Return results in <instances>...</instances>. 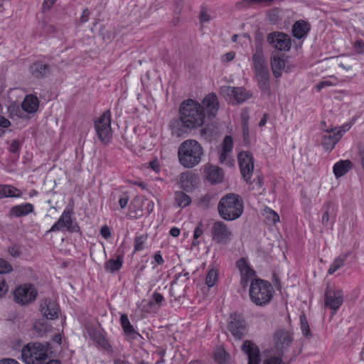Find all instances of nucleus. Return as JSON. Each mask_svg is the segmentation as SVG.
<instances>
[{
  "label": "nucleus",
  "mask_w": 364,
  "mask_h": 364,
  "mask_svg": "<svg viewBox=\"0 0 364 364\" xmlns=\"http://www.w3.org/2000/svg\"><path fill=\"white\" fill-rule=\"evenodd\" d=\"M228 354L223 348H218L214 352V359L219 364H225Z\"/></svg>",
  "instance_id": "37998d69"
},
{
  "label": "nucleus",
  "mask_w": 364,
  "mask_h": 364,
  "mask_svg": "<svg viewBox=\"0 0 364 364\" xmlns=\"http://www.w3.org/2000/svg\"><path fill=\"white\" fill-rule=\"evenodd\" d=\"M204 151L201 144L194 139L183 141L178 149V158L180 164L186 168L198 166L202 161Z\"/></svg>",
  "instance_id": "f257e3e1"
},
{
  "label": "nucleus",
  "mask_w": 364,
  "mask_h": 364,
  "mask_svg": "<svg viewBox=\"0 0 364 364\" xmlns=\"http://www.w3.org/2000/svg\"><path fill=\"white\" fill-rule=\"evenodd\" d=\"M19 148H20L19 141L18 140H13L11 141L9 150L12 153H16L18 151Z\"/></svg>",
  "instance_id": "052dcab7"
},
{
  "label": "nucleus",
  "mask_w": 364,
  "mask_h": 364,
  "mask_svg": "<svg viewBox=\"0 0 364 364\" xmlns=\"http://www.w3.org/2000/svg\"><path fill=\"white\" fill-rule=\"evenodd\" d=\"M329 213H328V210H326L323 216H322V218H321V223L323 225H328V222H329Z\"/></svg>",
  "instance_id": "774afa93"
},
{
  "label": "nucleus",
  "mask_w": 364,
  "mask_h": 364,
  "mask_svg": "<svg viewBox=\"0 0 364 364\" xmlns=\"http://www.w3.org/2000/svg\"><path fill=\"white\" fill-rule=\"evenodd\" d=\"M206 173L207 180L211 183H219L223 180V171L218 166H209L206 168Z\"/></svg>",
  "instance_id": "c85d7f7f"
},
{
  "label": "nucleus",
  "mask_w": 364,
  "mask_h": 364,
  "mask_svg": "<svg viewBox=\"0 0 364 364\" xmlns=\"http://www.w3.org/2000/svg\"><path fill=\"white\" fill-rule=\"evenodd\" d=\"M95 129L100 141L108 143L112 138L111 112L107 110L95 121Z\"/></svg>",
  "instance_id": "6e6552de"
},
{
  "label": "nucleus",
  "mask_w": 364,
  "mask_h": 364,
  "mask_svg": "<svg viewBox=\"0 0 364 364\" xmlns=\"http://www.w3.org/2000/svg\"><path fill=\"white\" fill-rule=\"evenodd\" d=\"M9 253L13 257H18L21 255V250L20 247L17 245H13L10 247H9Z\"/></svg>",
  "instance_id": "4d7b16f0"
},
{
  "label": "nucleus",
  "mask_w": 364,
  "mask_h": 364,
  "mask_svg": "<svg viewBox=\"0 0 364 364\" xmlns=\"http://www.w3.org/2000/svg\"><path fill=\"white\" fill-rule=\"evenodd\" d=\"M235 55L234 51H230L221 56V60L223 63H229L235 58Z\"/></svg>",
  "instance_id": "6e6d98bb"
},
{
  "label": "nucleus",
  "mask_w": 364,
  "mask_h": 364,
  "mask_svg": "<svg viewBox=\"0 0 364 364\" xmlns=\"http://www.w3.org/2000/svg\"><path fill=\"white\" fill-rule=\"evenodd\" d=\"M120 324L124 335L131 340H136L138 337H140V334L137 332L134 326L129 321L128 316L126 314H122L120 316Z\"/></svg>",
  "instance_id": "4be33fe9"
},
{
  "label": "nucleus",
  "mask_w": 364,
  "mask_h": 364,
  "mask_svg": "<svg viewBox=\"0 0 364 364\" xmlns=\"http://www.w3.org/2000/svg\"><path fill=\"white\" fill-rule=\"evenodd\" d=\"M264 215H265L267 220L271 221L274 224L279 221V216L277 213L269 207H265L264 208Z\"/></svg>",
  "instance_id": "79ce46f5"
},
{
  "label": "nucleus",
  "mask_w": 364,
  "mask_h": 364,
  "mask_svg": "<svg viewBox=\"0 0 364 364\" xmlns=\"http://www.w3.org/2000/svg\"><path fill=\"white\" fill-rule=\"evenodd\" d=\"M8 291V285L4 277L0 276V297H2Z\"/></svg>",
  "instance_id": "5fc2aeb1"
},
{
  "label": "nucleus",
  "mask_w": 364,
  "mask_h": 364,
  "mask_svg": "<svg viewBox=\"0 0 364 364\" xmlns=\"http://www.w3.org/2000/svg\"><path fill=\"white\" fill-rule=\"evenodd\" d=\"M205 113L202 105L196 100L184 101L180 107V119L182 124L188 129L201 127L205 121Z\"/></svg>",
  "instance_id": "f03ea898"
},
{
  "label": "nucleus",
  "mask_w": 364,
  "mask_h": 364,
  "mask_svg": "<svg viewBox=\"0 0 364 364\" xmlns=\"http://www.w3.org/2000/svg\"><path fill=\"white\" fill-rule=\"evenodd\" d=\"M149 167L156 173L159 172L160 166L157 160H153L149 162Z\"/></svg>",
  "instance_id": "680f3d73"
},
{
  "label": "nucleus",
  "mask_w": 364,
  "mask_h": 364,
  "mask_svg": "<svg viewBox=\"0 0 364 364\" xmlns=\"http://www.w3.org/2000/svg\"><path fill=\"white\" fill-rule=\"evenodd\" d=\"M39 101L33 95H28L21 103V107L27 113L33 114L38 109Z\"/></svg>",
  "instance_id": "393cba45"
},
{
  "label": "nucleus",
  "mask_w": 364,
  "mask_h": 364,
  "mask_svg": "<svg viewBox=\"0 0 364 364\" xmlns=\"http://www.w3.org/2000/svg\"><path fill=\"white\" fill-rule=\"evenodd\" d=\"M129 200V196L127 193H123L119 196V205L122 209H124L127 205Z\"/></svg>",
  "instance_id": "3c124183"
},
{
  "label": "nucleus",
  "mask_w": 364,
  "mask_h": 364,
  "mask_svg": "<svg viewBox=\"0 0 364 364\" xmlns=\"http://www.w3.org/2000/svg\"><path fill=\"white\" fill-rule=\"evenodd\" d=\"M252 60L255 71L264 68H267V64L264 58L263 51L261 48L256 49L252 55Z\"/></svg>",
  "instance_id": "473e14b6"
},
{
  "label": "nucleus",
  "mask_w": 364,
  "mask_h": 364,
  "mask_svg": "<svg viewBox=\"0 0 364 364\" xmlns=\"http://www.w3.org/2000/svg\"><path fill=\"white\" fill-rule=\"evenodd\" d=\"M212 239L219 245H228L233 239L232 230L223 221L215 222L211 228Z\"/></svg>",
  "instance_id": "9b49d317"
},
{
  "label": "nucleus",
  "mask_w": 364,
  "mask_h": 364,
  "mask_svg": "<svg viewBox=\"0 0 364 364\" xmlns=\"http://www.w3.org/2000/svg\"><path fill=\"white\" fill-rule=\"evenodd\" d=\"M11 125V122L9 119L3 116H0V127L3 128H8Z\"/></svg>",
  "instance_id": "338daca9"
},
{
  "label": "nucleus",
  "mask_w": 364,
  "mask_h": 364,
  "mask_svg": "<svg viewBox=\"0 0 364 364\" xmlns=\"http://www.w3.org/2000/svg\"><path fill=\"white\" fill-rule=\"evenodd\" d=\"M274 293L272 285L267 281L258 279L250 284V298L257 306H265L271 301Z\"/></svg>",
  "instance_id": "20e7f679"
},
{
  "label": "nucleus",
  "mask_w": 364,
  "mask_h": 364,
  "mask_svg": "<svg viewBox=\"0 0 364 364\" xmlns=\"http://www.w3.org/2000/svg\"><path fill=\"white\" fill-rule=\"evenodd\" d=\"M175 203L178 207L186 208L191 203V198L186 193L181 191H176L174 195Z\"/></svg>",
  "instance_id": "72a5a7b5"
},
{
  "label": "nucleus",
  "mask_w": 364,
  "mask_h": 364,
  "mask_svg": "<svg viewBox=\"0 0 364 364\" xmlns=\"http://www.w3.org/2000/svg\"><path fill=\"white\" fill-rule=\"evenodd\" d=\"M203 232V225L200 223L194 230L193 245H196L199 243L198 239L202 235Z\"/></svg>",
  "instance_id": "09e8293b"
},
{
  "label": "nucleus",
  "mask_w": 364,
  "mask_h": 364,
  "mask_svg": "<svg viewBox=\"0 0 364 364\" xmlns=\"http://www.w3.org/2000/svg\"><path fill=\"white\" fill-rule=\"evenodd\" d=\"M220 95L232 105H240L252 97V93L242 87L224 85L220 88Z\"/></svg>",
  "instance_id": "423d86ee"
},
{
  "label": "nucleus",
  "mask_w": 364,
  "mask_h": 364,
  "mask_svg": "<svg viewBox=\"0 0 364 364\" xmlns=\"http://www.w3.org/2000/svg\"><path fill=\"white\" fill-rule=\"evenodd\" d=\"M353 49L358 54H364V41L360 39L356 40L353 44Z\"/></svg>",
  "instance_id": "8fccbe9b"
},
{
  "label": "nucleus",
  "mask_w": 364,
  "mask_h": 364,
  "mask_svg": "<svg viewBox=\"0 0 364 364\" xmlns=\"http://www.w3.org/2000/svg\"><path fill=\"white\" fill-rule=\"evenodd\" d=\"M220 217L225 220L237 219L243 213L244 206L242 198L235 193H229L223 196L218 206Z\"/></svg>",
  "instance_id": "7ed1b4c3"
},
{
  "label": "nucleus",
  "mask_w": 364,
  "mask_h": 364,
  "mask_svg": "<svg viewBox=\"0 0 364 364\" xmlns=\"http://www.w3.org/2000/svg\"><path fill=\"white\" fill-rule=\"evenodd\" d=\"M200 19L202 23H206L210 21V17L205 11H202L200 16Z\"/></svg>",
  "instance_id": "69168bd1"
},
{
  "label": "nucleus",
  "mask_w": 364,
  "mask_h": 364,
  "mask_svg": "<svg viewBox=\"0 0 364 364\" xmlns=\"http://www.w3.org/2000/svg\"><path fill=\"white\" fill-rule=\"evenodd\" d=\"M311 29L310 24L304 20L296 21L292 26L291 32L297 39L306 37Z\"/></svg>",
  "instance_id": "5701e85b"
},
{
  "label": "nucleus",
  "mask_w": 364,
  "mask_h": 364,
  "mask_svg": "<svg viewBox=\"0 0 364 364\" xmlns=\"http://www.w3.org/2000/svg\"><path fill=\"white\" fill-rule=\"evenodd\" d=\"M283 355L282 354H272L269 353L266 355L264 359L263 360L262 364H287L284 360H283Z\"/></svg>",
  "instance_id": "c9c22d12"
},
{
  "label": "nucleus",
  "mask_w": 364,
  "mask_h": 364,
  "mask_svg": "<svg viewBox=\"0 0 364 364\" xmlns=\"http://www.w3.org/2000/svg\"><path fill=\"white\" fill-rule=\"evenodd\" d=\"M146 235H137L134 238V252L141 251L144 249V244L147 240Z\"/></svg>",
  "instance_id": "a19ab883"
},
{
  "label": "nucleus",
  "mask_w": 364,
  "mask_h": 364,
  "mask_svg": "<svg viewBox=\"0 0 364 364\" xmlns=\"http://www.w3.org/2000/svg\"><path fill=\"white\" fill-rule=\"evenodd\" d=\"M37 294V289L30 283L18 286L14 291L15 301L21 305H27L33 302Z\"/></svg>",
  "instance_id": "1a4fd4ad"
},
{
  "label": "nucleus",
  "mask_w": 364,
  "mask_h": 364,
  "mask_svg": "<svg viewBox=\"0 0 364 364\" xmlns=\"http://www.w3.org/2000/svg\"><path fill=\"white\" fill-rule=\"evenodd\" d=\"M67 230L69 232H77L79 226L77 225L74 217V212L70 208H65L58 221L54 223L48 232Z\"/></svg>",
  "instance_id": "0eeeda50"
},
{
  "label": "nucleus",
  "mask_w": 364,
  "mask_h": 364,
  "mask_svg": "<svg viewBox=\"0 0 364 364\" xmlns=\"http://www.w3.org/2000/svg\"><path fill=\"white\" fill-rule=\"evenodd\" d=\"M232 153L220 150L219 152V161L220 164L231 166L234 164V160L232 158Z\"/></svg>",
  "instance_id": "ea45409f"
},
{
  "label": "nucleus",
  "mask_w": 364,
  "mask_h": 364,
  "mask_svg": "<svg viewBox=\"0 0 364 364\" xmlns=\"http://www.w3.org/2000/svg\"><path fill=\"white\" fill-rule=\"evenodd\" d=\"M236 267L240 274V284L242 287H247L252 280L257 279L255 271L247 259L242 257L238 259L236 262Z\"/></svg>",
  "instance_id": "f8f14e48"
},
{
  "label": "nucleus",
  "mask_w": 364,
  "mask_h": 364,
  "mask_svg": "<svg viewBox=\"0 0 364 364\" xmlns=\"http://www.w3.org/2000/svg\"><path fill=\"white\" fill-rule=\"evenodd\" d=\"M41 311L48 319H55L58 317L59 306L55 301L46 299L41 305Z\"/></svg>",
  "instance_id": "6ab92c4d"
},
{
  "label": "nucleus",
  "mask_w": 364,
  "mask_h": 364,
  "mask_svg": "<svg viewBox=\"0 0 364 364\" xmlns=\"http://www.w3.org/2000/svg\"><path fill=\"white\" fill-rule=\"evenodd\" d=\"M343 302V293L340 289L328 287L325 293V305L333 311V314Z\"/></svg>",
  "instance_id": "2eb2a0df"
},
{
  "label": "nucleus",
  "mask_w": 364,
  "mask_h": 364,
  "mask_svg": "<svg viewBox=\"0 0 364 364\" xmlns=\"http://www.w3.org/2000/svg\"><path fill=\"white\" fill-rule=\"evenodd\" d=\"M300 321H301V329L303 335L305 336L306 337L311 336V330H310L309 323L306 321V316H301L300 317Z\"/></svg>",
  "instance_id": "a18cd8bd"
},
{
  "label": "nucleus",
  "mask_w": 364,
  "mask_h": 364,
  "mask_svg": "<svg viewBox=\"0 0 364 364\" xmlns=\"http://www.w3.org/2000/svg\"><path fill=\"white\" fill-rule=\"evenodd\" d=\"M21 357L26 364H41L48 357V349L40 343H28L22 349Z\"/></svg>",
  "instance_id": "39448f33"
},
{
  "label": "nucleus",
  "mask_w": 364,
  "mask_h": 364,
  "mask_svg": "<svg viewBox=\"0 0 364 364\" xmlns=\"http://www.w3.org/2000/svg\"><path fill=\"white\" fill-rule=\"evenodd\" d=\"M228 328L234 338L237 340L242 339L247 332L244 320L232 319L229 323Z\"/></svg>",
  "instance_id": "aec40b11"
},
{
  "label": "nucleus",
  "mask_w": 364,
  "mask_h": 364,
  "mask_svg": "<svg viewBox=\"0 0 364 364\" xmlns=\"http://www.w3.org/2000/svg\"><path fill=\"white\" fill-rule=\"evenodd\" d=\"M241 349L247 357V364L261 363L260 350L252 341H245L242 345Z\"/></svg>",
  "instance_id": "dca6fc26"
},
{
  "label": "nucleus",
  "mask_w": 364,
  "mask_h": 364,
  "mask_svg": "<svg viewBox=\"0 0 364 364\" xmlns=\"http://www.w3.org/2000/svg\"><path fill=\"white\" fill-rule=\"evenodd\" d=\"M339 82L340 81L336 77L330 76L329 77L319 82L316 85V88L318 91H320L325 87L337 86L338 85Z\"/></svg>",
  "instance_id": "e433bc0d"
},
{
  "label": "nucleus",
  "mask_w": 364,
  "mask_h": 364,
  "mask_svg": "<svg viewBox=\"0 0 364 364\" xmlns=\"http://www.w3.org/2000/svg\"><path fill=\"white\" fill-rule=\"evenodd\" d=\"M353 167L350 160H341L333 165V171L335 176L338 178L347 173Z\"/></svg>",
  "instance_id": "c756f323"
},
{
  "label": "nucleus",
  "mask_w": 364,
  "mask_h": 364,
  "mask_svg": "<svg viewBox=\"0 0 364 364\" xmlns=\"http://www.w3.org/2000/svg\"><path fill=\"white\" fill-rule=\"evenodd\" d=\"M57 0H44L43 3V9L49 10Z\"/></svg>",
  "instance_id": "0e129e2a"
},
{
  "label": "nucleus",
  "mask_w": 364,
  "mask_h": 364,
  "mask_svg": "<svg viewBox=\"0 0 364 364\" xmlns=\"http://www.w3.org/2000/svg\"><path fill=\"white\" fill-rule=\"evenodd\" d=\"M194 179H195V177L192 174H190V173L182 174L180 178L181 187L186 191H188L193 186L192 183L193 182Z\"/></svg>",
  "instance_id": "4c0bfd02"
},
{
  "label": "nucleus",
  "mask_w": 364,
  "mask_h": 364,
  "mask_svg": "<svg viewBox=\"0 0 364 364\" xmlns=\"http://www.w3.org/2000/svg\"><path fill=\"white\" fill-rule=\"evenodd\" d=\"M256 77L259 84V88L265 92H269V73L268 68L258 70L255 71Z\"/></svg>",
  "instance_id": "b1692460"
},
{
  "label": "nucleus",
  "mask_w": 364,
  "mask_h": 364,
  "mask_svg": "<svg viewBox=\"0 0 364 364\" xmlns=\"http://www.w3.org/2000/svg\"><path fill=\"white\" fill-rule=\"evenodd\" d=\"M218 279V272L215 269H211L208 271L205 277V284L208 287H213Z\"/></svg>",
  "instance_id": "58836bf2"
},
{
  "label": "nucleus",
  "mask_w": 364,
  "mask_h": 364,
  "mask_svg": "<svg viewBox=\"0 0 364 364\" xmlns=\"http://www.w3.org/2000/svg\"><path fill=\"white\" fill-rule=\"evenodd\" d=\"M274 0H244L243 4H256L263 6H269L273 2Z\"/></svg>",
  "instance_id": "603ef678"
},
{
  "label": "nucleus",
  "mask_w": 364,
  "mask_h": 364,
  "mask_svg": "<svg viewBox=\"0 0 364 364\" xmlns=\"http://www.w3.org/2000/svg\"><path fill=\"white\" fill-rule=\"evenodd\" d=\"M348 255V254H342L338 256L331 264L328 270V274H334L338 269H339L341 267L343 266L345 261L346 260Z\"/></svg>",
  "instance_id": "f704fd0d"
},
{
  "label": "nucleus",
  "mask_w": 364,
  "mask_h": 364,
  "mask_svg": "<svg viewBox=\"0 0 364 364\" xmlns=\"http://www.w3.org/2000/svg\"><path fill=\"white\" fill-rule=\"evenodd\" d=\"M233 149V140L230 136H226L223 142L222 148L220 150L232 153Z\"/></svg>",
  "instance_id": "49530a36"
},
{
  "label": "nucleus",
  "mask_w": 364,
  "mask_h": 364,
  "mask_svg": "<svg viewBox=\"0 0 364 364\" xmlns=\"http://www.w3.org/2000/svg\"><path fill=\"white\" fill-rule=\"evenodd\" d=\"M100 235L105 239H108L111 236V231L107 225H105L100 229Z\"/></svg>",
  "instance_id": "bf43d9fd"
},
{
  "label": "nucleus",
  "mask_w": 364,
  "mask_h": 364,
  "mask_svg": "<svg viewBox=\"0 0 364 364\" xmlns=\"http://www.w3.org/2000/svg\"><path fill=\"white\" fill-rule=\"evenodd\" d=\"M124 263V257L119 255L116 259H110L105 263V269L110 273H115L122 268Z\"/></svg>",
  "instance_id": "7c9ffc66"
},
{
  "label": "nucleus",
  "mask_w": 364,
  "mask_h": 364,
  "mask_svg": "<svg viewBox=\"0 0 364 364\" xmlns=\"http://www.w3.org/2000/svg\"><path fill=\"white\" fill-rule=\"evenodd\" d=\"M22 196V192L16 187L9 185H0V199L6 198H19Z\"/></svg>",
  "instance_id": "bb28decb"
},
{
  "label": "nucleus",
  "mask_w": 364,
  "mask_h": 364,
  "mask_svg": "<svg viewBox=\"0 0 364 364\" xmlns=\"http://www.w3.org/2000/svg\"><path fill=\"white\" fill-rule=\"evenodd\" d=\"M153 299L156 304H161L164 301L163 295L159 292H154L152 294Z\"/></svg>",
  "instance_id": "13d9d810"
},
{
  "label": "nucleus",
  "mask_w": 364,
  "mask_h": 364,
  "mask_svg": "<svg viewBox=\"0 0 364 364\" xmlns=\"http://www.w3.org/2000/svg\"><path fill=\"white\" fill-rule=\"evenodd\" d=\"M31 73L35 77L40 78L47 75L50 71L48 65L41 62L34 63L31 66Z\"/></svg>",
  "instance_id": "2f4dec72"
},
{
  "label": "nucleus",
  "mask_w": 364,
  "mask_h": 364,
  "mask_svg": "<svg viewBox=\"0 0 364 364\" xmlns=\"http://www.w3.org/2000/svg\"><path fill=\"white\" fill-rule=\"evenodd\" d=\"M34 212V205L30 203L16 205L11 208L9 215L11 217H25Z\"/></svg>",
  "instance_id": "412c9836"
},
{
  "label": "nucleus",
  "mask_w": 364,
  "mask_h": 364,
  "mask_svg": "<svg viewBox=\"0 0 364 364\" xmlns=\"http://www.w3.org/2000/svg\"><path fill=\"white\" fill-rule=\"evenodd\" d=\"M293 342V336L290 332L284 329L276 331L272 336V349L277 353L284 355Z\"/></svg>",
  "instance_id": "9d476101"
},
{
  "label": "nucleus",
  "mask_w": 364,
  "mask_h": 364,
  "mask_svg": "<svg viewBox=\"0 0 364 364\" xmlns=\"http://www.w3.org/2000/svg\"><path fill=\"white\" fill-rule=\"evenodd\" d=\"M353 124H354V122L352 121L350 122L345 123L340 127H332V128L333 129V130H335L336 132V133L338 135H340V138L341 139L342 136H343V134L346 132H347L352 127Z\"/></svg>",
  "instance_id": "c03bdc74"
},
{
  "label": "nucleus",
  "mask_w": 364,
  "mask_h": 364,
  "mask_svg": "<svg viewBox=\"0 0 364 364\" xmlns=\"http://www.w3.org/2000/svg\"><path fill=\"white\" fill-rule=\"evenodd\" d=\"M154 261L151 262L153 267H156V264L161 265L164 264V260L160 252H156L154 257Z\"/></svg>",
  "instance_id": "864d4df0"
},
{
  "label": "nucleus",
  "mask_w": 364,
  "mask_h": 364,
  "mask_svg": "<svg viewBox=\"0 0 364 364\" xmlns=\"http://www.w3.org/2000/svg\"><path fill=\"white\" fill-rule=\"evenodd\" d=\"M11 264L4 259L0 258V274H7L12 272Z\"/></svg>",
  "instance_id": "de8ad7c7"
},
{
  "label": "nucleus",
  "mask_w": 364,
  "mask_h": 364,
  "mask_svg": "<svg viewBox=\"0 0 364 364\" xmlns=\"http://www.w3.org/2000/svg\"><path fill=\"white\" fill-rule=\"evenodd\" d=\"M267 41L272 48L280 51H289L291 47L290 37L282 32H272L268 34Z\"/></svg>",
  "instance_id": "4468645a"
},
{
  "label": "nucleus",
  "mask_w": 364,
  "mask_h": 364,
  "mask_svg": "<svg viewBox=\"0 0 364 364\" xmlns=\"http://www.w3.org/2000/svg\"><path fill=\"white\" fill-rule=\"evenodd\" d=\"M340 139V135L333 128H331L330 129H326L322 134L321 144L326 151H331L334 149Z\"/></svg>",
  "instance_id": "a211bd4d"
},
{
  "label": "nucleus",
  "mask_w": 364,
  "mask_h": 364,
  "mask_svg": "<svg viewBox=\"0 0 364 364\" xmlns=\"http://www.w3.org/2000/svg\"><path fill=\"white\" fill-rule=\"evenodd\" d=\"M90 12L87 9H85L80 16V21L82 23H86L89 19Z\"/></svg>",
  "instance_id": "e2e57ef3"
},
{
  "label": "nucleus",
  "mask_w": 364,
  "mask_h": 364,
  "mask_svg": "<svg viewBox=\"0 0 364 364\" xmlns=\"http://www.w3.org/2000/svg\"><path fill=\"white\" fill-rule=\"evenodd\" d=\"M241 118V127H242V133L244 143L246 145H250L252 143V137L250 135L248 121H249V114L247 111L242 110L240 114Z\"/></svg>",
  "instance_id": "a878e982"
},
{
  "label": "nucleus",
  "mask_w": 364,
  "mask_h": 364,
  "mask_svg": "<svg viewBox=\"0 0 364 364\" xmlns=\"http://www.w3.org/2000/svg\"><path fill=\"white\" fill-rule=\"evenodd\" d=\"M271 67L273 75L275 77H279L282 75L285 67V60L279 55H273L270 59Z\"/></svg>",
  "instance_id": "cd10ccee"
},
{
  "label": "nucleus",
  "mask_w": 364,
  "mask_h": 364,
  "mask_svg": "<svg viewBox=\"0 0 364 364\" xmlns=\"http://www.w3.org/2000/svg\"><path fill=\"white\" fill-rule=\"evenodd\" d=\"M203 110L207 112L209 118H214L218 114L220 102L217 95L215 93H209L203 100L202 105Z\"/></svg>",
  "instance_id": "f3484780"
},
{
  "label": "nucleus",
  "mask_w": 364,
  "mask_h": 364,
  "mask_svg": "<svg viewBox=\"0 0 364 364\" xmlns=\"http://www.w3.org/2000/svg\"><path fill=\"white\" fill-rule=\"evenodd\" d=\"M237 159L242 176L249 182L254 171L253 155L249 151H242L238 154Z\"/></svg>",
  "instance_id": "ddd939ff"
}]
</instances>
